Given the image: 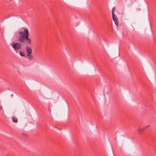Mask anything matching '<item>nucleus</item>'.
<instances>
[{
	"label": "nucleus",
	"mask_w": 156,
	"mask_h": 156,
	"mask_svg": "<svg viewBox=\"0 0 156 156\" xmlns=\"http://www.w3.org/2000/svg\"><path fill=\"white\" fill-rule=\"evenodd\" d=\"M19 41L20 43L24 44L26 42L30 44L31 43V40L29 38V31L28 30L25 28L23 30H21L18 33Z\"/></svg>",
	"instance_id": "nucleus-1"
},
{
	"label": "nucleus",
	"mask_w": 156,
	"mask_h": 156,
	"mask_svg": "<svg viewBox=\"0 0 156 156\" xmlns=\"http://www.w3.org/2000/svg\"><path fill=\"white\" fill-rule=\"evenodd\" d=\"M12 46L15 51H16L21 48L22 44L20 43H15L14 42L12 43Z\"/></svg>",
	"instance_id": "nucleus-2"
},
{
	"label": "nucleus",
	"mask_w": 156,
	"mask_h": 156,
	"mask_svg": "<svg viewBox=\"0 0 156 156\" xmlns=\"http://www.w3.org/2000/svg\"><path fill=\"white\" fill-rule=\"evenodd\" d=\"M112 19L114 21L115 24L117 26L118 24V19L116 16L115 14L112 15Z\"/></svg>",
	"instance_id": "nucleus-3"
},
{
	"label": "nucleus",
	"mask_w": 156,
	"mask_h": 156,
	"mask_svg": "<svg viewBox=\"0 0 156 156\" xmlns=\"http://www.w3.org/2000/svg\"><path fill=\"white\" fill-rule=\"evenodd\" d=\"M26 50L27 53H32V49L31 48L28 46H26Z\"/></svg>",
	"instance_id": "nucleus-4"
},
{
	"label": "nucleus",
	"mask_w": 156,
	"mask_h": 156,
	"mask_svg": "<svg viewBox=\"0 0 156 156\" xmlns=\"http://www.w3.org/2000/svg\"><path fill=\"white\" fill-rule=\"evenodd\" d=\"M27 56L28 57L30 60H32L33 58V56L32 55V53H27Z\"/></svg>",
	"instance_id": "nucleus-5"
},
{
	"label": "nucleus",
	"mask_w": 156,
	"mask_h": 156,
	"mask_svg": "<svg viewBox=\"0 0 156 156\" xmlns=\"http://www.w3.org/2000/svg\"><path fill=\"white\" fill-rule=\"evenodd\" d=\"M12 120L13 122L15 123H17L18 122V119L15 117H13L12 118Z\"/></svg>",
	"instance_id": "nucleus-6"
},
{
	"label": "nucleus",
	"mask_w": 156,
	"mask_h": 156,
	"mask_svg": "<svg viewBox=\"0 0 156 156\" xmlns=\"http://www.w3.org/2000/svg\"><path fill=\"white\" fill-rule=\"evenodd\" d=\"M144 130V128H139L138 129V132L140 133H141L142 132V131Z\"/></svg>",
	"instance_id": "nucleus-7"
},
{
	"label": "nucleus",
	"mask_w": 156,
	"mask_h": 156,
	"mask_svg": "<svg viewBox=\"0 0 156 156\" xmlns=\"http://www.w3.org/2000/svg\"><path fill=\"white\" fill-rule=\"evenodd\" d=\"M20 54L21 56L23 57L25 55L24 53L22 52L21 51H20Z\"/></svg>",
	"instance_id": "nucleus-8"
},
{
	"label": "nucleus",
	"mask_w": 156,
	"mask_h": 156,
	"mask_svg": "<svg viewBox=\"0 0 156 156\" xmlns=\"http://www.w3.org/2000/svg\"><path fill=\"white\" fill-rule=\"evenodd\" d=\"M115 10V7H113L112 9V15L115 14L114 12Z\"/></svg>",
	"instance_id": "nucleus-9"
},
{
	"label": "nucleus",
	"mask_w": 156,
	"mask_h": 156,
	"mask_svg": "<svg viewBox=\"0 0 156 156\" xmlns=\"http://www.w3.org/2000/svg\"><path fill=\"white\" fill-rule=\"evenodd\" d=\"M149 126V125H148V126H145L144 127V129H145L146 128H148Z\"/></svg>",
	"instance_id": "nucleus-10"
},
{
	"label": "nucleus",
	"mask_w": 156,
	"mask_h": 156,
	"mask_svg": "<svg viewBox=\"0 0 156 156\" xmlns=\"http://www.w3.org/2000/svg\"><path fill=\"white\" fill-rule=\"evenodd\" d=\"M2 106H0V110H1L2 109Z\"/></svg>",
	"instance_id": "nucleus-11"
}]
</instances>
